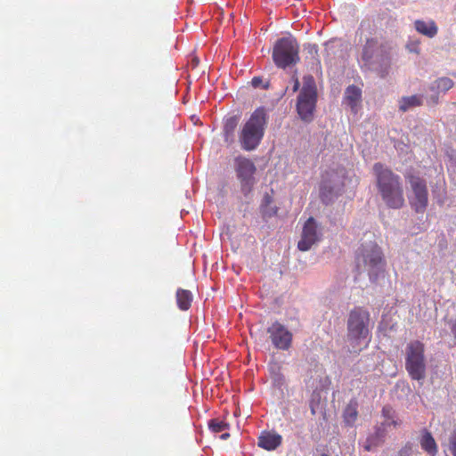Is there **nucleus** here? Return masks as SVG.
<instances>
[{
	"mask_svg": "<svg viewBox=\"0 0 456 456\" xmlns=\"http://www.w3.org/2000/svg\"><path fill=\"white\" fill-rule=\"evenodd\" d=\"M378 191L389 208L399 209L404 206V190L402 178L389 167L377 162L372 167Z\"/></svg>",
	"mask_w": 456,
	"mask_h": 456,
	"instance_id": "1",
	"label": "nucleus"
},
{
	"mask_svg": "<svg viewBox=\"0 0 456 456\" xmlns=\"http://www.w3.org/2000/svg\"><path fill=\"white\" fill-rule=\"evenodd\" d=\"M267 124L265 108H257L242 126L239 133V142L242 150L251 151L260 144Z\"/></svg>",
	"mask_w": 456,
	"mask_h": 456,
	"instance_id": "2",
	"label": "nucleus"
},
{
	"mask_svg": "<svg viewBox=\"0 0 456 456\" xmlns=\"http://www.w3.org/2000/svg\"><path fill=\"white\" fill-rule=\"evenodd\" d=\"M370 313L363 307L356 306L349 312L347 319V339L353 346H358L370 335Z\"/></svg>",
	"mask_w": 456,
	"mask_h": 456,
	"instance_id": "3",
	"label": "nucleus"
},
{
	"mask_svg": "<svg viewBox=\"0 0 456 456\" xmlns=\"http://www.w3.org/2000/svg\"><path fill=\"white\" fill-rule=\"evenodd\" d=\"M425 346L419 340L411 341L405 349V369L414 380H423L426 377Z\"/></svg>",
	"mask_w": 456,
	"mask_h": 456,
	"instance_id": "4",
	"label": "nucleus"
},
{
	"mask_svg": "<svg viewBox=\"0 0 456 456\" xmlns=\"http://www.w3.org/2000/svg\"><path fill=\"white\" fill-rule=\"evenodd\" d=\"M273 61L280 69H286L299 61V45L294 37L278 39L273 48Z\"/></svg>",
	"mask_w": 456,
	"mask_h": 456,
	"instance_id": "5",
	"label": "nucleus"
},
{
	"mask_svg": "<svg viewBox=\"0 0 456 456\" xmlns=\"http://www.w3.org/2000/svg\"><path fill=\"white\" fill-rule=\"evenodd\" d=\"M316 102L317 91L314 80L312 77H305L297 102V114L304 122L309 123L314 119Z\"/></svg>",
	"mask_w": 456,
	"mask_h": 456,
	"instance_id": "6",
	"label": "nucleus"
},
{
	"mask_svg": "<svg viewBox=\"0 0 456 456\" xmlns=\"http://www.w3.org/2000/svg\"><path fill=\"white\" fill-rule=\"evenodd\" d=\"M383 264V254L376 242L370 241L361 245L356 256V265L359 269L363 268L372 272L382 267Z\"/></svg>",
	"mask_w": 456,
	"mask_h": 456,
	"instance_id": "7",
	"label": "nucleus"
},
{
	"mask_svg": "<svg viewBox=\"0 0 456 456\" xmlns=\"http://www.w3.org/2000/svg\"><path fill=\"white\" fill-rule=\"evenodd\" d=\"M405 179L411 191V196H409L411 208L418 213H423L428 204V191L426 180L413 174L405 175Z\"/></svg>",
	"mask_w": 456,
	"mask_h": 456,
	"instance_id": "8",
	"label": "nucleus"
},
{
	"mask_svg": "<svg viewBox=\"0 0 456 456\" xmlns=\"http://www.w3.org/2000/svg\"><path fill=\"white\" fill-rule=\"evenodd\" d=\"M235 170L238 179L240 182L241 191L244 195H248L255 183L254 174L256 173V166L245 157H238L235 159Z\"/></svg>",
	"mask_w": 456,
	"mask_h": 456,
	"instance_id": "9",
	"label": "nucleus"
},
{
	"mask_svg": "<svg viewBox=\"0 0 456 456\" xmlns=\"http://www.w3.org/2000/svg\"><path fill=\"white\" fill-rule=\"evenodd\" d=\"M267 332L275 348L289 350L292 344V333L281 323L275 322L268 329Z\"/></svg>",
	"mask_w": 456,
	"mask_h": 456,
	"instance_id": "10",
	"label": "nucleus"
},
{
	"mask_svg": "<svg viewBox=\"0 0 456 456\" xmlns=\"http://www.w3.org/2000/svg\"><path fill=\"white\" fill-rule=\"evenodd\" d=\"M322 237L318 224L314 217H309L303 227L301 239L297 243L300 251L309 250L313 245L317 243Z\"/></svg>",
	"mask_w": 456,
	"mask_h": 456,
	"instance_id": "11",
	"label": "nucleus"
},
{
	"mask_svg": "<svg viewBox=\"0 0 456 456\" xmlns=\"http://www.w3.org/2000/svg\"><path fill=\"white\" fill-rule=\"evenodd\" d=\"M391 67V55L386 49L385 51L377 53L376 59L370 66L368 70L375 72L379 77H385L388 75Z\"/></svg>",
	"mask_w": 456,
	"mask_h": 456,
	"instance_id": "12",
	"label": "nucleus"
},
{
	"mask_svg": "<svg viewBox=\"0 0 456 456\" xmlns=\"http://www.w3.org/2000/svg\"><path fill=\"white\" fill-rule=\"evenodd\" d=\"M385 50L386 48L384 46L378 45L374 39H368L363 46L361 57L362 67L368 69L373 63L374 59H376L377 53H379Z\"/></svg>",
	"mask_w": 456,
	"mask_h": 456,
	"instance_id": "13",
	"label": "nucleus"
},
{
	"mask_svg": "<svg viewBox=\"0 0 456 456\" xmlns=\"http://www.w3.org/2000/svg\"><path fill=\"white\" fill-rule=\"evenodd\" d=\"M282 442V436L274 431H263L258 436L257 445L266 451L277 449Z\"/></svg>",
	"mask_w": 456,
	"mask_h": 456,
	"instance_id": "14",
	"label": "nucleus"
},
{
	"mask_svg": "<svg viewBox=\"0 0 456 456\" xmlns=\"http://www.w3.org/2000/svg\"><path fill=\"white\" fill-rule=\"evenodd\" d=\"M239 119L236 116L225 119L223 128L224 141L227 145H231L235 141L234 133L238 126Z\"/></svg>",
	"mask_w": 456,
	"mask_h": 456,
	"instance_id": "15",
	"label": "nucleus"
},
{
	"mask_svg": "<svg viewBox=\"0 0 456 456\" xmlns=\"http://www.w3.org/2000/svg\"><path fill=\"white\" fill-rule=\"evenodd\" d=\"M361 90L355 86H349L345 92V102L356 112V108L361 101Z\"/></svg>",
	"mask_w": 456,
	"mask_h": 456,
	"instance_id": "16",
	"label": "nucleus"
},
{
	"mask_svg": "<svg viewBox=\"0 0 456 456\" xmlns=\"http://www.w3.org/2000/svg\"><path fill=\"white\" fill-rule=\"evenodd\" d=\"M423 104V95L414 94L411 96H403L399 100V110L403 112L408 110L419 107Z\"/></svg>",
	"mask_w": 456,
	"mask_h": 456,
	"instance_id": "17",
	"label": "nucleus"
},
{
	"mask_svg": "<svg viewBox=\"0 0 456 456\" xmlns=\"http://www.w3.org/2000/svg\"><path fill=\"white\" fill-rule=\"evenodd\" d=\"M192 294L190 290L178 289L176 291V303L180 310L186 311L191 307Z\"/></svg>",
	"mask_w": 456,
	"mask_h": 456,
	"instance_id": "18",
	"label": "nucleus"
},
{
	"mask_svg": "<svg viewBox=\"0 0 456 456\" xmlns=\"http://www.w3.org/2000/svg\"><path fill=\"white\" fill-rule=\"evenodd\" d=\"M415 28L418 32L428 37H433L437 33V27L434 21L416 20Z\"/></svg>",
	"mask_w": 456,
	"mask_h": 456,
	"instance_id": "19",
	"label": "nucleus"
},
{
	"mask_svg": "<svg viewBox=\"0 0 456 456\" xmlns=\"http://www.w3.org/2000/svg\"><path fill=\"white\" fill-rule=\"evenodd\" d=\"M421 448L431 456L437 453V445L431 433L426 431L420 440Z\"/></svg>",
	"mask_w": 456,
	"mask_h": 456,
	"instance_id": "20",
	"label": "nucleus"
},
{
	"mask_svg": "<svg viewBox=\"0 0 456 456\" xmlns=\"http://www.w3.org/2000/svg\"><path fill=\"white\" fill-rule=\"evenodd\" d=\"M357 402L356 401H350L349 403L346 405L344 413L343 418L345 422L347 425L352 426L355 420L357 419L358 416V411H357Z\"/></svg>",
	"mask_w": 456,
	"mask_h": 456,
	"instance_id": "21",
	"label": "nucleus"
},
{
	"mask_svg": "<svg viewBox=\"0 0 456 456\" xmlns=\"http://www.w3.org/2000/svg\"><path fill=\"white\" fill-rule=\"evenodd\" d=\"M454 85V82L446 77L437 78L431 86V91L445 93L450 90Z\"/></svg>",
	"mask_w": 456,
	"mask_h": 456,
	"instance_id": "22",
	"label": "nucleus"
},
{
	"mask_svg": "<svg viewBox=\"0 0 456 456\" xmlns=\"http://www.w3.org/2000/svg\"><path fill=\"white\" fill-rule=\"evenodd\" d=\"M336 195L334 187L322 183L320 188V197L324 204H329Z\"/></svg>",
	"mask_w": 456,
	"mask_h": 456,
	"instance_id": "23",
	"label": "nucleus"
},
{
	"mask_svg": "<svg viewBox=\"0 0 456 456\" xmlns=\"http://www.w3.org/2000/svg\"><path fill=\"white\" fill-rule=\"evenodd\" d=\"M229 424L219 419H212L208 421V428L213 433H220L225 429H227Z\"/></svg>",
	"mask_w": 456,
	"mask_h": 456,
	"instance_id": "24",
	"label": "nucleus"
},
{
	"mask_svg": "<svg viewBox=\"0 0 456 456\" xmlns=\"http://www.w3.org/2000/svg\"><path fill=\"white\" fill-rule=\"evenodd\" d=\"M271 374H272V379L276 385L281 386L284 384L285 378H284L283 374L281 372L280 366H277V370H274V367H272Z\"/></svg>",
	"mask_w": 456,
	"mask_h": 456,
	"instance_id": "25",
	"label": "nucleus"
},
{
	"mask_svg": "<svg viewBox=\"0 0 456 456\" xmlns=\"http://www.w3.org/2000/svg\"><path fill=\"white\" fill-rule=\"evenodd\" d=\"M273 201L272 197L269 194H265L263 199V204H262V212L264 216H269L275 215L277 212V208H275L273 211L269 212L266 208L269 204H271Z\"/></svg>",
	"mask_w": 456,
	"mask_h": 456,
	"instance_id": "26",
	"label": "nucleus"
},
{
	"mask_svg": "<svg viewBox=\"0 0 456 456\" xmlns=\"http://www.w3.org/2000/svg\"><path fill=\"white\" fill-rule=\"evenodd\" d=\"M450 451L452 452L453 456H456V429L454 430L453 434L450 437V444H449Z\"/></svg>",
	"mask_w": 456,
	"mask_h": 456,
	"instance_id": "27",
	"label": "nucleus"
},
{
	"mask_svg": "<svg viewBox=\"0 0 456 456\" xmlns=\"http://www.w3.org/2000/svg\"><path fill=\"white\" fill-rule=\"evenodd\" d=\"M439 96L438 92H436L435 94L431 95L428 100L427 103L429 106H435L438 103Z\"/></svg>",
	"mask_w": 456,
	"mask_h": 456,
	"instance_id": "28",
	"label": "nucleus"
},
{
	"mask_svg": "<svg viewBox=\"0 0 456 456\" xmlns=\"http://www.w3.org/2000/svg\"><path fill=\"white\" fill-rule=\"evenodd\" d=\"M411 445H405L403 448H402L399 451V455L400 456H408L409 453L411 452Z\"/></svg>",
	"mask_w": 456,
	"mask_h": 456,
	"instance_id": "29",
	"label": "nucleus"
},
{
	"mask_svg": "<svg viewBox=\"0 0 456 456\" xmlns=\"http://www.w3.org/2000/svg\"><path fill=\"white\" fill-rule=\"evenodd\" d=\"M262 83V79L259 77H254L252 78L251 84L254 87H258L260 84Z\"/></svg>",
	"mask_w": 456,
	"mask_h": 456,
	"instance_id": "30",
	"label": "nucleus"
},
{
	"mask_svg": "<svg viewBox=\"0 0 456 456\" xmlns=\"http://www.w3.org/2000/svg\"><path fill=\"white\" fill-rule=\"evenodd\" d=\"M377 444H374L370 439H368L367 444L364 446V449L368 452L371 451L373 446H376Z\"/></svg>",
	"mask_w": 456,
	"mask_h": 456,
	"instance_id": "31",
	"label": "nucleus"
},
{
	"mask_svg": "<svg viewBox=\"0 0 456 456\" xmlns=\"http://www.w3.org/2000/svg\"><path fill=\"white\" fill-rule=\"evenodd\" d=\"M384 425H387V426H389V425H394L395 427L398 425V422L396 420H391V421H388L387 420Z\"/></svg>",
	"mask_w": 456,
	"mask_h": 456,
	"instance_id": "32",
	"label": "nucleus"
},
{
	"mask_svg": "<svg viewBox=\"0 0 456 456\" xmlns=\"http://www.w3.org/2000/svg\"><path fill=\"white\" fill-rule=\"evenodd\" d=\"M382 412L385 417H388V414L390 413V409H387L385 407V408H383Z\"/></svg>",
	"mask_w": 456,
	"mask_h": 456,
	"instance_id": "33",
	"label": "nucleus"
},
{
	"mask_svg": "<svg viewBox=\"0 0 456 456\" xmlns=\"http://www.w3.org/2000/svg\"><path fill=\"white\" fill-rule=\"evenodd\" d=\"M452 332L454 335V337L456 338V320H455V322L453 323V325L452 327Z\"/></svg>",
	"mask_w": 456,
	"mask_h": 456,
	"instance_id": "34",
	"label": "nucleus"
},
{
	"mask_svg": "<svg viewBox=\"0 0 456 456\" xmlns=\"http://www.w3.org/2000/svg\"><path fill=\"white\" fill-rule=\"evenodd\" d=\"M230 436V434L229 433H224L221 435V438L222 439H227L228 437Z\"/></svg>",
	"mask_w": 456,
	"mask_h": 456,
	"instance_id": "35",
	"label": "nucleus"
},
{
	"mask_svg": "<svg viewBox=\"0 0 456 456\" xmlns=\"http://www.w3.org/2000/svg\"><path fill=\"white\" fill-rule=\"evenodd\" d=\"M298 86H299V82L297 80L295 83V86H294V91H297L298 89Z\"/></svg>",
	"mask_w": 456,
	"mask_h": 456,
	"instance_id": "36",
	"label": "nucleus"
},
{
	"mask_svg": "<svg viewBox=\"0 0 456 456\" xmlns=\"http://www.w3.org/2000/svg\"><path fill=\"white\" fill-rule=\"evenodd\" d=\"M322 456H328L327 454H322Z\"/></svg>",
	"mask_w": 456,
	"mask_h": 456,
	"instance_id": "37",
	"label": "nucleus"
}]
</instances>
